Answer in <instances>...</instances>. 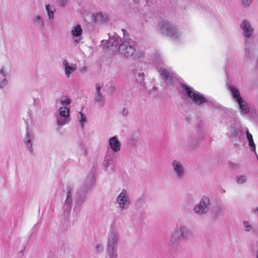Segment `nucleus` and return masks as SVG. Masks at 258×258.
<instances>
[{"label":"nucleus","instance_id":"obj_1","mask_svg":"<svg viewBox=\"0 0 258 258\" xmlns=\"http://www.w3.org/2000/svg\"><path fill=\"white\" fill-rule=\"evenodd\" d=\"M181 87L186 91L189 97L195 103L201 105L207 102V99L203 95L192 91L190 87L184 84H182Z\"/></svg>","mask_w":258,"mask_h":258},{"label":"nucleus","instance_id":"obj_2","mask_svg":"<svg viewBox=\"0 0 258 258\" xmlns=\"http://www.w3.org/2000/svg\"><path fill=\"white\" fill-rule=\"evenodd\" d=\"M132 43L133 44L128 41L122 43L119 47L120 52L127 57L132 55L135 52V48L134 43L133 42Z\"/></svg>","mask_w":258,"mask_h":258},{"label":"nucleus","instance_id":"obj_3","mask_svg":"<svg viewBox=\"0 0 258 258\" xmlns=\"http://www.w3.org/2000/svg\"><path fill=\"white\" fill-rule=\"evenodd\" d=\"M209 204V200L207 197H203L200 204L195 208L197 213L202 214L207 210V207Z\"/></svg>","mask_w":258,"mask_h":258},{"label":"nucleus","instance_id":"obj_4","mask_svg":"<svg viewBox=\"0 0 258 258\" xmlns=\"http://www.w3.org/2000/svg\"><path fill=\"white\" fill-rule=\"evenodd\" d=\"M241 29L243 31V35L247 38H249L253 33V29L249 23L244 20L240 25Z\"/></svg>","mask_w":258,"mask_h":258},{"label":"nucleus","instance_id":"obj_5","mask_svg":"<svg viewBox=\"0 0 258 258\" xmlns=\"http://www.w3.org/2000/svg\"><path fill=\"white\" fill-rule=\"evenodd\" d=\"M117 201L121 208H126L128 206L130 202L126 196V191L125 190H123L118 196Z\"/></svg>","mask_w":258,"mask_h":258},{"label":"nucleus","instance_id":"obj_6","mask_svg":"<svg viewBox=\"0 0 258 258\" xmlns=\"http://www.w3.org/2000/svg\"><path fill=\"white\" fill-rule=\"evenodd\" d=\"M111 148L114 151L117 152L120 150V143L115 137L111 138L109 141Z\"/></svg>","mask_w":258,"mask_h":258},{"label":"nucleus","instance_id":"obj_7","mask_svg":"<svg viewBox=\"0 0 258 258\" xmlns=\"http://www.w3.org/2000/svg\"><path fill=\"white\" fill-rule=\"evenodd\" d=\"M97 95L95 98V101L99 105L102 106L103 104V97L101 94L100 91L101 88V85L99 84H97L96 85Z\"/></svg>","mask_w":258,"mask_h":258},{"label":"nucleus","instance_id":"obj_8","mask_svg":"<svg viewBox=\"0 0 258 258\" xmlns=\"http://www.w3.org/2000/svg\"><path fill=\"white\" fill-rule=\"evenodd\" d=\"M229 89L232 93V95L233 97L236 100L237 102H239V101H242V98L240 96V93L238 89L235 87L233 86H230L229 87Z\"/></svg>","mask_w":258,"mask_h":258},{"label":"nucleus","instance_id":"obj_9","mask_svg":"<svg viewBox=\"0 0 258 258\" xmlns=\"http://www.w3.org/2000/svg\"><path fill=\"white\" fill-rule=\"evenodd\" d=\"M172 165L174 169L179 177H181L183 173L182 166L177 161H173Z\"/></svg>","mask_w":258,"mask_h":258},{"label":"nucleus","instance_id":"obj_10","mask_svg":"<svg viewBox=\"0 0 258 258\" xmlns=\"http://www.w3.org/2000/svg\"><path fill=\"white\" fill-rule=\"evenodd\" d=\"M247 139L248 141V145L251 148V150L255 152V145L253 141L252 136L249 132L248 130L246 131Z\"/></svg>","mask_w":258,"mask_h":258},{"label":"nucleus","instance_id":"obj_11","mask_svg":"<svg viewBox=\"0 0 258 258\" xmlns=\"http://www.w3.org/2000/svg\"><path fill=\"white\" fill-rule=\"evenodd\" d=\"M237 103H238L240 110L243 113L246 114L249 112V108L247 104L243 100V99H242L241 101H239V102H237Z\"/></svg>","mask_w":258,"mask_h":258},{"label":"nucleus","instance_id":"obj_12","mask_svg":"<svg viewBox=\"0 0 258 258\" xmlns=\"http://www.w3.org/2000/svg\"><path fill=\"white\" fill-rule=\"evenodd\" d=\"M71 33L74 37H79L82 34V29L80 25H77L71 31Z\"/></svg>","mask_w":258,"mask_h":258},{"label":"nucleus","instance_id":"obj_13","mask_svg":"<svg viewBox=\"0 0 258 258\" xmlns=\"http://www.w3.org/2000/svg\"><path fill=\"white\" fill-rule=\"evenodd\" d=\"M115 242V237L113 235L110 236L108 242V253L112 254L113 253V245Z\"/></svg>","mask_w":258,"mask_h":258},{"label":"nucleus","instance_id":"obj_14","mask_svg":"<svg viewBox=\"0 0 258 258\" xmlns=\"http://www.w3.org/2000/svg\"><path fill=\"white\" fill-rule=\"evenodd\" d=\"M76 69V65L72 64L71 66L66 67L65 68V74L67 77H70V75Z\"/></svg>","mask_w":258,"mask_h":258},{"label":"nucleus","instance_id":"obj_15","mask_svg":"<svg viewBox=\"0 0 258 258\" xmlns=\"http://www.w3.org/2000/svg\"><path fill=\"white\" fill-rule=\"evenodd\" d=\"M59 114L62 117H69L70 115V108L66 107H61L59 108Z\"/></svg>","mask_w":258,"mask_h":258},{"label":"nucleus","instance_id":"obj_16","mask_svg":"<svg viewBox=\"0 0 258 258\" xmlns=\"http://www.w3.org/2000/svg\"><path fill=\"white\" fill-rule=\"evenodd\" d=\"M159 26L162 29H165L167 31H170L173 29V28L172 27L168 22L167 21H161L159 23Z\"/></svg>","mask_w":258,"mask_h":258},{"label":"nucleus","instance_id":"obj_17","mask_svg":"<svg viewBox=\"0 0 258 258\" xmlns=\"http://www.w3.org/2000/svg\"><path fill=\"white\" fill-rule=\"evenodd\" d=\"M159 72L163 79L165 80L169 79L170 73L166 69L162 68L159 70Z\"/></svg>","mask_w":258,"mask_h":258},{"label":"nucleus","instance_id":"obj_18","mask_svg":"<svg viewBox=\"0 0 258 258\" xmlns=\"http://www.w3.org/2000/svg\"><path fill=\"white\" fill-rule=\"evenodd\" d=\"M81 115V119L80 120V122L81 124L82 127H83L84 123L86 122L87 119L85 115L83 114L82 112H80Z\"/></svg>","mask_w":258,"mask_h":258},{"label":"nucleus","instance_id":"obj_19","mask_svg":"<svg viewBox=\"0 0 258 258\" xmlns=\"http://www.w3.org/2000/svg\"><path fill=\"white\" fill-rule=\"evenodd\" d=\"M49 5H47L46 6V9L48 13V16L49 18H53V13L54 11L53 10H50L49 8Z\"/></svg>","mask_w":258,"mask_h":258},{"label":"nucleus","instance_id":"obj_20","mask_svg":"<svg viewBox=\"0 0 258 258\" xmlns=\"http://www.w3.org/2000/svg\"><path fill=\"white\" fill-rule=\"evenodd\" d=\"M246 179L245 176H241L237 178V181L238 183L241 184L244 182L246 181Z\"/></svg>","mask_w":258,"mask_h":258},{"label":"nucleus","instance_id":"obj_21","mask_svg":"<svg viewBox=\"0 0 258 258\" xmlns=\"http://www.w3.org/2000/svg\"><path fill=\"white\" fill-rule=\"evenodd\" d=\"M60 102L62 105H69L71 103V100L70 99L67 98L65 100H61Z\"/></svg>","mask_w":258,"mask_h":258},{"label":"nucleus","instance_id":"obj_22","mask_svg":"<svg viewBox=\"0 0 258 258\" xmlns=\"http://www.w3.org/2000/svg\"><path fill=\"white\" fill-rule=\"evenodd\" d=\"M244 225L245 227V228H246V230L247 231H249L250 230V229H251V226L249 224L248 222H244Z\"/></svg>","mask_w":258,"mask_h":258},{"label":"nucleus","instance_id":"obj_23","mask_svg":"<svg viewBox=\"0 0 258 258\" xmlns=\"http://www.w3.org/2000/svg\"><path fill=\"white\" fill-rule=\"evenodd\" d=\"M251 0H242V3L245 7L248 6L251 3Z\"/></svg>","mask_w":258,"mask_h":258},{"label":"nucleus","instance_id":"obj_24","mask_svg":"<svg viewBox=\"0 0 258 258\" xmlns=\"http://www.w3.org/2000/svg\"><path fill=\"white\" fill-rule=\"evenodd\" d=\"M66 202H67V203H70L71 202V192L70 191H68L67 193Z\"/></svg>","mask_w":258,"mask_h":258},{"label":"nucleus","instance_id":"obj_25","mask_svg":"<svg viewBox=\"0 0 258 258\" xmlns=\"http://www.w3.org/2000/svg\"><path fill=\"white\" fill-rule=\"evenodd\" d=\"M180 232L183 236H185V234H187V230L184 228H181Z\"/></svg>","mask_w":258,"mask_h":258},{"label":"nucleus","instance_id":"obj_26","mask_svg":"<svg viewBox=\"0 0 258 258\" xmlns=\"http://www.w3.org/2000/svg\"><path fill=\"white\" fill-rule=\"evenodd\" d=\"M66 122H67V121H66V120H57V123L59 125H63L64 124H66Z\"/></svg>","mask_w":258,"mask_h":258},{"label":"nucleus","instance_id":"obj_27","mask_svg":"<svg viewBox=\"0 0 258 258\" xmlns=\"http://www.w3.org/2000/svg\"><path fill=\"white\" fill-rule=\"evenodd\" d=\"M26 144L28 148H29L30 149L32 148V145L31 144L30 140H27V141L26 142Z\"/></svg>","mask_w":258,"mask_h":258},{"label":"nucleus","instance_id":"obj_28","mask_svg":"<svg viewBox=\"0 0 258 258\" xmlns=\"http://www.w3.org/2000/svg\"><path fill=\"white\" fill-rule=\"evenodd\" d=\"M63 66L65 67V68H66V67H68L69 66V63H68L67 60H66V59H64L63 61Z\"/></svg>","mask_w":258,"mask_h":258},{"label":"nucleus","instance_id":"obj_29","mask_svg":"<svg viewBox=\"0 0 258 258\" xmlns=\"http://www.w3.org/2000/svg\"><path fill=\"white\" fill-rule=\"evenodd\" d=\"M67 1V0H60L59 3L61 6H63L66 4Z\"/></svg>","mask_w":258,"mask_h":258},{"label":"nucleus","instance_id":"obj_30","mask_svg":"<svg viewBox=\"0 0 258 258\" xmlns=\"http://www.w3.org/2000/svg\"><path fill=\"white\" fill-rule=\"evenodd\" d=\"M36 19L38 21V22H39V23H41L43 22V21H42V19L40 17H39V16H37L36 17Z\"/></svg>","mask_w":258,"mask_h":258},{"label":"nucleus","instance_id":"obj_31","mask_svg":"<svg viewBox=\"0 0 258 258\" xmlns=\"http://www.w3.org/2000/svg\"><path fill=\"white\" fill-rule=\"evenodd\" d=\"M122 112L124 115H126L128 113V110L126 109H123Z\"/></svg>","mask_w":258,"mask_h":258},{"label":"nucleus","instance_id":"obj_32","mask_svg":"<svg viewBox=\"0 0 258 258\" xmlns=\"http://www.w3.org/2000/svg\"><path fill=\"white\" fill-rule=\"evenodd\" d=\"M0 72L1 74H3L4 76H5V72L3 69L1 70Z\"/></svg>","mask_w":258,"mask_h":258},{"label":"nucleus","instance_id":"obj_33","mask_svg":"<svg viewBox=\"0 0 258 258\" xmlns=\"http://www.w3.org/2000/svg\"><path fill=\"white\" fill-rule=\"evenodd\" d=\"M86 67H84V68H83L81 69V71H82V72H84V71H86Z\"/></svg>","mask_w":258,"mask_h":258},{"label":"nucleus","instance_id":"obj_34","mask_svg":"<svg viewBox=\"0 0 258 258\" xmlns=\"http://www.w3.org/2000/svg\"><path fill=\"white\" fill-rule=\"evenodd\" d=\"M96 249H97V250H99V249H100V246L99 245H97Z\"/></svg>","mask_w":258,"mask_h":258},{"label":"nucleus","instance_id":"obj_35","mask_svg":"<svg viewBox=\"0 0 258 258\" xmlns=\"http://www.w3.org/2000/svg\"><path fill=\"white\" fill-rule=\"evenodd\" d=\"M122 31L123 32V33H124V31H125V30L124 29H122Z\"/></svg>","mask_w":258,"mask_h":258},{"label":"nucleus","instance_id":"obj_36","mask_svg":"<svg viewBox=\"0 0 258 258\" xmlns=\"http://www.w3.org/2000/svg\"><path fill=\"white\" fill-rule=\"evenodd\" d=\"M256 258H258V254L256 255Z\"/></svg>","mask_w":258,"mask_h":258}]
</instances>
